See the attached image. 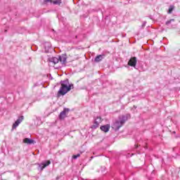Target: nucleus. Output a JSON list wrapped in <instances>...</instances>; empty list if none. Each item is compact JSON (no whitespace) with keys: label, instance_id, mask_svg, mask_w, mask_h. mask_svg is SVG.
Returning <instances> with one entry per match:
<instances>
[{"label":"nucleus","instance_id":"1","mask_svg":"<svg viewBox=\"0 0 180 180\" xmlns=\"http://www.w3.org/2000/svg\"><path fill=\"white\" fill-rule=\"evenodd\" d=\"M130 119V114L122 115L118 117V119L115 121V122L112 125V129L115 131H117L122 127V126Z\"/></svg>","mask_w":180,"mask_h":180},{"label":"nucleus","instance_id":"2","mask_svg":"<svg viewBox=\"0 0 180 180\" xmlns=\"http://www.w3.org/2000/svg\"><path fill=\"white\" fill-rule=\"evenodd\" d=\"M70 81L68 80V79H66L63 81H60L61 86L59 91H58V96H64V95L70 92V87H68Z\"/></svg>","mask_w":180,"mask_h":180},{"label":"nucleus","instance_id":"3","mask_svg":"<svg viewBox=\"0 0 180 180\" xmlns=\"http://www.w3.org/2000/svg\"><path fill=\"white\" fill-rule=\"evenodd\" d=\"M100 123H102V117H96V118L94 119V124L91 126V129H98V127H99Z\"/></svg>","mask_w":180,"mask_h":180},{"label":"nucleus","instance_id":"4","mask_svg":"<svg viewBox=\"0 0 180 180\" xmlns=\"http://www.w3.org/2000/svg\"><path fill=\"white\" fill-rule=\"evenodd\" d=\"M128 65H129L130 67H134V68H136V65H137V58H131L128 61Z\"/></svg>","mask_w":180,"mask_h":180},{"label":"nucleus","instance_id":"5","mask_svg":"<svg viewBox=\"0 0 180 180\" xmlns=\"http://www.w3.org/2000/svg\"><path fill=\"white\" fill-rule=\"evenodd\" d=\"M70 112V109L64 108V110L60 113L59 119L60 120H63L67 117V113Z\"/></svg>","mask_w":180,"mask_h":180},{"label":"nucleus","instance_id":"6","mask_svg":"<svg viewBox=\"0 0 180 180\" xmlns=\"http://www.w3.org/2000/svg\"><path fill=\"white\" fill-rule=\"evenodd\" d=\"M50 164H51V162H50V160H48L41 164L38 163L37 165L39 166V168H40L41 171H43L44 168H46V167H49Z\"/></svg>","mask_w":180,"mask_h":180},{"label":"nucleus","instance_id":"7","mask_svg":"<svg viewBox=\"0 0 180 180\" xmlns=\"http://www.w3.org/2000/svg\"><path fill=\"white\" fill-rule=\"evenodd\" d=\"M23 119H25V117H23V116L18 117V119L13 124L12 128L16 129V127H18V126H19V124H20V123H22V122H23Z\"/></svg>","mask_w":180,"mask_h":180},{"label":"nucleus","instance_id":"8","mask_svg":"<svg viewBox=\"0 0 180 180\" xmlns=\"http://www.w3.org/2000/svg\"><path fill=\"white\" fill-rule=\"evenodd\" d=\"M58 59L63 65H65V63H67V56L65 55L58 56Z\"/></svg>","mask_w":180,"mask_h":180},{"label":"nucleus","instance_id":"9","mask_svg":"<svg viewBox=\"0 0 180 180\" xmlns=\"http://www.w3.org/2000/svg\"><path fill=\"white\" fill-rule=\"evenodd\" d=\"M100 129L102 131H104V133H108L110 129V124H107L105 125H102Z\"/></svg>","mask_w":180,"mask_h":180},{"label":"nucleus","instance_id":"10","mask_svg":"<svg viewBox=\"0 0 180 180\" xmlns=\"http://www.w3.org/2000/svg\"><path fill=\"white\" fill-rule=\"evenodd\" d=\"M47 2H51L53 4V5H60L61 0H44V4H47Z\"/></svg>","mask_w":180,"mask_h":180},{"label":"nucleus","instance_id":"11","mask_svg":"<svg viewBox=\"0 0 180 180\" xmlns=\"http://www.w3.org/2000/svg\"><path fill=\"white\" fill-rule=\"evenodd\" d=\"M104 58H105V54L98 55L95 58L94 61L95 63H99L102 61V60H103Z\"/></svg>","mask_w":180,"mask_h":180},{"label":"nucleus","instance_id":"12","mask_svg":"<svg viewBox=\"0 0 180 180\" xmlns=\"http://www.w3.org/2000/svg\"><path fill=\"white\" fill-rule=\"evenodd\" d=\"M23 143H25V144H34V140L30 139L29 138H25L23 140Z\"/></svg>","mask_w":180,"mask_h":180},{"label":"nucleus","instance_id":"13","mask_svg":"<svg viewBox=\"0 0 180 180\" xmlns=\"http://www.w3.org/2000/svg\"><path fill=\"white\" fill-rule=\"evenodd\" d=\"M49 62L53 63V64H58V63L59 62L58 58H56V57L50 58Z\"/></svg>","mask_w":180,"mask_h":180},{"label":"nucleus","instance_id":"14","mask_svg":"<svg viewBox=\"0 0 180 180\" xmlns=\"http://www.w3.org/2000/svg\"><path fill=\"white\" fill-rule=\"evenodd\" d=\"M174 6H170L169 8L168 13L171 14L172 13V11H174Z\"/></svg>","mask_w":180,"mask_h":180},{"label":"nucleus","instance_id":"15","mask_svg":"<svg viewBox=\"0 0 180 180\" xmlns=\"http://www.w3.org/2000/svg\"><path fill=\"white\" fill-rule=\"evenodd\" d=\"M175 22V19H171V20L167 21V22H166L167 26L171 25V22Z\"/></svg>","mask_w":180,"mask_h":180},{"label":"nucleus","instance_id":"16","mask_svg":"<svg viewBox=\"0 0 180 180\" xmlns=\"http://www.w3.org/2000/svg\"><path fill=\"white\" fill-rule=\"evenodd\" d=\"M79 157H81V154L78 153L77 155H74L72 156V158H73L74 160H77V158H79Z\"/></svg>","mask_w":180,"mask_h":180},{"label":"nucleus","instance_id":"17","mask_svg":"<svg viewBox=\"0 0 180 180\" xmlns=\"http://www.w3.org/2000/svg\"><path fill=\"white\" fill-rule=\"evenodd\" d=\"M68 88H70V91H71V89H74V84L69 83V85L68 86Z\"/></svg>","mask_w":180,"mask_h":180},{"label":"nucleus","instance_id":"18","mask_svg":"<svg viewBox=\"0 0 180 180\" xmlns=\"http://www.w3.org/2000/svg\"><path fill=\"white\" fill-rule=\"evenodd\" d=\"M146 22H144L143 24V26H146Z\"/></svg>","mask_w":180,"mask_h":180},{"label":"nucleus","instance_id":"19","mask_svg":"<svg viewBox=\"0 0 180 180\" xmlns=\"http://www.w3.org/2000/svg\"><path fill=\"white\" fill-rule=\"evenodd\" d=\"M135 147H136V148H137L139 146H136V145H135Z\"/></svg>","mask_w":180,"mask_h":180},{"label":"nucleus","instance_id":"20","mask_svg":"<svg viewBox=\"0 0 180 180\" xmlns=\"http://www.w3.org/2000/svg\"><path fill=\"white\" fill-rule=\"evenodd\" d=\"M173 134H175V131H173Z\"/></svg>","mask_w":180,"mask_h":180},{"label":"nucleus","instance_id":"21","mask_svg":"<svg viewBox=\"0 0 180 180\" xmlns=\"http://www.w3.org/2000/svg\"><path fill=\"white\" fill-rule=\"evenodd\" d=\"M92 158H94V157H91V159L92 160Z\"/></svg>","mask_w":180,"mask_h":180},{"label":"nucleus","instance_id":"22","mask_svg":"<svg viewBox=\"0 0 180 180\" xmlns=\"http://www.w3.org/2000/svg\"><path fill=\"white\" fill-rule=\"evenodd\" d=\"M56 179H58V177H56Z\"/></svg>","mask_w":180,"mask_h":180}]
</instances>
